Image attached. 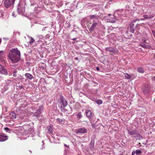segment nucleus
I'll return each instance as SVG.
<instances>
[{
	"mask_svg": "<svg viewBox=\"0 0 155 155\" xmlns=\"http://www.w3.org/2000/svg\"><path fill=\"white\" fill-rule=\"evenodd\" d=\"M74 59L76 60H78V57H75L74 58Z\"/></svg>",
	"mask_w": 155,
	"mask_h": 155,
	"instance_id": "obj_42",
	"label": "nucleus"
},
{
	"mask_svg": "<svg viewBox=\"0 0 155 155\" xmlns=\"http://www.w3.org/2000/svg\"><path fill=\"white\" fill-rule=\"evenodd\" d=\"M17 71H15L13 72V76L14 77H17V75L16 74V73H17Z\"/></svg>",
	"mask_w": 155,
	"mask_h": 155,
	"instance_id": "obj_32",
	"label": "nucleus"
},
{
	"mask_svg": "<svg viewBox=\"0 0 155 155\" xmlns=\"http://www.w3.org/2000/svg\"><path fill=\"white\" fill-rule=\"evenodd\" d=\"M35 46H36V45H37V43H35Z\"/></svg>",
	"mask_w": 155,
	"mask_h": 155,
	"instance_id": "obj_46",
	"label": "nucleus"
},
{
	"mask_svg": "<svg viewBox=\"0 0 155 155\" xmlns=\"http://www.w3.org/2000/svg\"><path fill=\"white\" fill-rule=\"evenodd\" d=\"M153 58H155V54H154L153 55Z\"/></svg>",
	"mask_w": 155,
	"mask_h": 155,
	"instance_id": "obj_47",
	"label": "nucleus"
},
{
	"mask_svg": "<svg viewBox=\"0 0 155 155\" xmlns=\"http://www.w3.org/2000/svg\"><path fill=\"white\" fill-rule=\"evenodd\" d=\"M87 129L84 128H81L78 129L77 130L76 133H82L84 134L87 133Z\"/></svg>",
	"mask_w": 155,
	"mask_h": 155,
	"instance_id": "obj_13",
	"label": "nucleus"
},
{
	"mask_svg": "<svg viewBox=\"0 0 155 155\" xmlns=\"http://www.w3.org/2000/svg\"><path fill=\"white\" fill-rule=\"evenodd\" d=\"M8 137L4 134H0V142H3L8 140Z\"/></svg>",
	"mask_w": 155,
	"mask_h": 155,
	"instance_id": "obj_11",
	"label": "nucleus"
},
{
	"mask_svg": "<svg viewBox=\"0 0 155 155\" xmlns=\"http://www.w3.org/2000/svg\"><path fill=\"white\" fill-rule=\"evenodd\" d=\"M25 77L31 80L33 78V76L31 74L28 73H26L25 74Z\"/></svg>",
	"mask_w": 155,
	"mask_h": 155,
	"instance_id": "obj_16",
	"label": "nucleus"
},
{
	"mask_svg": "<svg viewBox=\"0 0 155 155\" xmlns=\"http://www.w3.org/2000/svg\"><path fill=\"white\" fill-rule=\"evenodd\" d=\"M8 57L13 63H17L21 59V53L17 48H12L9 50Z\"/></svg>",
	"mask_w": 155,
	"mask_h": 155,
	"instance_id": "obj_1",
	"label": "nucleus"
},
{
	"mask_svg": "<svg viewBox=\"0 0 155 155\" xmlns=\"http://www.w3.org/2000/svg\"><path fill=\"white\" fill-rule=\"evenodd\" d=\"M15 0H5L4 4L6 8H8L13 5Z\"/></svg>",
	"mask_w": 155,
	"mask_h": 155,
	"instance_id": "obj_7",
	"label": "nucleus"
},
{
	"mask_svg": "<svg viewBox=\"0 0 155 155\" xmlns=\"http://www.w3.org/2000/svg\"><path fill=\"white\" fill-rule=\"evenodd\" d=\"M18 112L19 113H21L23 112V111L22 110H19V109H18V110H16L17 111H18Z\"/></svg>",
	"mask_w": 155,
	"mask_h": 155,
	"instance_id": "obj_35",
	"label": "nucleus"
},
{
	"mask_svg": "<svg viewBox=\"0 0 155 155\" xmlns=\"http://www.w3.org/2000/svg\"><path fill=\"white\" fill-rule=\"evenodd\" d=\"M45 30V28H44L42 29V31H44Z\"/></svg>",
	"mask_w": 155,
	"mask_h": 155,
	"instance_id": "obj_43",
	"label": "nucleus"
},
{
	"mask_svg": "<svg viewBox=\"0 0 155 155\" xmlns=\"http://www.w3.org/2000/svg\"><path fill=\"white\" fill-rule=\"evenodd\" d=\"M127 130L128 133L130 135L136 134L135 133V131L134 130L129 129H127Z\"/></svg>",
	"mask_w": 155,
	"mask_h": 155,
	"instance_id": "obj_17",
	"label": "nucleus"
},
{
	"mask_svg": "<svg viewBox=\"0 0 155 155\" xmlns=\"http://www.w3.org/2000/svg\"><path fill=\"white\" fill-rule=\"evenodd\" d=\"M30 41L29 43L30 45H31L32 44L34 43V42H35V41L34 39L31 37H30Z\"/></svg>",
	"mask_w": 155,
	"mask_h": 155,
	"instance_id": "obj_25",
	"label": "nucleus"
},
{
	"mask_svg": "<svg viewBox=\"0 0 155 155\" xmlns=\"http://www.w3.org/2000/svg\"><path fill=\"white\" fill-rule=\"evenodd\" d=\"M20 118H21V119H23L24 118V117L23 116H20Z\"/></svg>",
	"mask_w": 155,
	"mask_h": 155,
	"instance_id": "obj_45",
	"label": "nucleus"
},
{
	"mask_svg": "<svg viewBox=\"0 0 155 155\" xmlns=\"http://www.w3.org/2000/svg\"><path fill=\"white\" fill-rule=\"evenodd\" d=\"M20 88L21 89L22 88V86H20Z\"/></svg>",
	"mask_w": 155,
	"mask_h": 155,
	"instance_id": "obj_49",
	"label": "nucleus"
},
{
	"mask_svg": "<svg viewBox=\"0 0 155 155\" xmlns=\"http://www.w3.org/2000/svg\"><path fill=\"white\" fill-rule=\"evenodd\" d=\"M98 25V23L97 22H94L93 23L89 29V31L91 32L94 31V29H96Z\"/></svg>",
	"mask_w": 155,
	"mask_h": 155,
	"instance_id": "obj_12",
	"label": "nucleus"
},
{
	"mask_svg": "<svg viewBox=\"0 0 155 155\" xmlns=\"http://www.w3.org/2000/svg\"><path fill=\"white\" fill-rule=\"evenodd\" d=\"M3 55V51H0V61H2L4 60Z\"/></svg>",
	"mask_w": 155,
	"mask_h": 155,
	"instance_id": "obj_21",
	"label": "nucleus"
},
{
	"mask_svg": "<svg viewBox=\"0 0 155 155\" xmlns=\"http://www.w3.org/2000/svg\"><path fill=\"white\" fill-rule=\"evenodd\" d=\"M3 13L1 11H0V17H3Z\"/></svg>",
	"mask_w": 155,
	"mask_h": 155,
	"instance_id": "obj_34",
	"label": "nucleus"
},
{
	"mask_svg": "<svg viewBox=\"0 0 155 155\" xmlns=\"http://www.w3.org/2000/svg\"><path fill=\"white\" fill-rule=\"evenodd\" d=\"M154 102H155V98H154Z\"/></svg>",
	"mask_w": 155,
	"mask_h": 155,
	"instance_id": "obj_53",
	"label": "nucleus"
},
{
	"mask_svg": "<svg viewBox=\"0 0 155 155\" xmlns=\"http://www.w3.org/2000/svg\"><path fill=\"white\" fill-rule=\"evenodd\" d=\"M105 50L114 54H115L117 53V51H116L113 47H110L106 48Z\"/></svg>",
	"mask_w": 155,
	"mask_h": 155,
	"instance_id": "obj_14",
	"label": "nucleus"
},
{
	"mask_svg": "<svg viewBox=\"0 0 155 155\" xmlns=\"http://www.w3.org/2000/svg\"><path fill=\"white\" fill-rule=\"evenodd\" d=\"M2 78L1 77H0V81L1 80Z\"/></svg>",
	"mask_w": 155,
	"mask_h": 155,
	"instance_id": "obj_50",
	"label": "nucleus"
},
{
	"mask_svg": "<svg viewBox=\"0 0 155 155\" xmlns=\"http://www.w3.org/2000/svg\"><path fill=\"white\" fill-rule=\"evenodd\" d=\"M82 117V116L81 114V112L78 113L77 115V117L79 119L81 118Z\"/></svg>",
	"mask_w": 155,
	"mask_h": 155,
	"instance_id": "obj_26",
	"label": "nucleus"
},
{
	"mask_svg": "<svg viewBox=\"0 0 155 155\" xmlns=\"http://www.w3.org/2000/svg\"><path fill=\"white\" fill-rule=\"evenodd\" d=\"M78 39V38H72V39H71V40H74V41H76L77 42L78 41H77V40Z\"/></svg>",
	"mask_w": 155,
	"mask_h": 155,
	"instance_id": "obj_36",
	"label": "nucleus"
},
{
	"mask_svg": "<svg viewBox=\"0 0 155 155\" xmlns=\"http://www.w3.org/2000/svg\"><path fill=\"white\" fill-rule=\"evenodd\" d=\"M0 73L1 74L7 75L8 73L5 68L2 65L0 64Z\"/></svg>",
	"mask_w": 155,
	"mask_h": 155,
	"instance_id": "obj_9",
	"label": "nucleus"
},
{
	"mask_svg": "<svg viewBox=\"0 0 155 155\" xmlns=\"http://www.w3.org/2000/svg\"><path fill=\"white\" fill-rule=\"evenodd\" d=\"M96 68V69L97 71H100V69H99V67H97Z\"/></svg>",
	"mask_w": 155,
	"mask_h": 155,
	"instance_id": "obj_41",
	"label": "nucleus"
},
{
	"mask_svg": "<svg viewBox=\"0 0 155 155\" xmlns=\"http://www.w3.org/2000/svg\"><path fill=\"white\" fill-rule=\"evenodd\" d=\"M139 19H137L133 20V21L130 23L129 25V30L132 33H134L136 27L138 24V23H136V21H139Z\"/></svg>",
	"mask_w": 155,
	"mask_h": 155,
	"instance_id": "obj_3",
	"label": "nucleus"
},
{
	"mask_svg": "<svg viewBox=\"0 0 155 155\" xmlns=\"http://www.w3.org/2000/svg\"><path fill=\"white\" fill-rule=\"evenodd\" d=\"M95 135H94L91 138V141L89 144V148L91 150H93L94 147L95 139Z\"/></svg>",
	"mask_w": 155,
	"mask_h": 155,
	"instance_id": "obj_8",
	"label": "nucleus"
},
{
	"mask_svg": "<svg viewBox=\"0 0 155 155\" xmlns=\"http://www.w3.org/2000/svg\"><path fill=\"white\" fill-rule=\"evenodd\" d=\"M135 153H136V152H135V151L133 150L132 153V155H134Z\"/></svg>",
	"mask_w": 155,
	"mask_h": 155,
	"instance_id": "obj_39",
	"label": "nucleus"
},
{
	"mask_svg": "<svg viewBox=\"0 0 155 155\" xmlns=\"http://www.w3.org/2000/svg\"><path fill=\"white\" fill-rule=\"evenodd\" d=\"M26 3L24 1H20L18 5L17 11L19 15H25V5Z\"/></svg>",
	"mask_w": 155,
	"mask_h": 155,
	"instance_id": "obj_2",
	"label": "nucleus"
},
{
	"mask_svg": "<svg viewBox=\"0 0 155 155\" xmlns=\"http://www.w3.org/2000/svg\"><path fill=\"white\" fill-rule=\"evenodd\" d=\"M85 114L87 117L89 118L90 120H91L93 117V115L91 111L89 109H87L86 110Z\"/></svg>",
	"mask_w": 155,
	"mask_h": 155,
	"instance_id": "obj_10",
	"label": "nucleus"
},
{
	"mask_svg": "<svg viewBox=\"0 0 155 155\" xmlns=\"http://www.w3.org/2000/svg\"><path fill=\"white\" fill-rule=\"evenodd\" d=\"M143 16L146 19L147 18H152L153 16L151 17H148L147 15H143Z\"/></svg>",
	"mask_w": 155,
	"mask_h": 155,
	"instance_id": "obj_29",
	"label": "nucleus"
},
{
	"mask_svg": "<svg viewBox=\"0 0 155 155\" xmlns=\"http://www.w3.org/2000/svg\"><path fill=\"white\" fill-rule=\"evenodd\" d=\"M70 4L69 2H68L67 3H65V5L67 6V8H70V7L69 6H68V5Z\"/></svg>",
	"mask_w": 155,
	"mask_h": 155,
	"instance_id": "obj_33",
	"label": "nucleus"
},
{
	"mask_svg": "<svg viewBox=\"0 0 155 155\" xmlns=\"http://www.w3.org/2000/svg\"><path fill=\"white\" fill-rule=\"evenodd\" d=\"M139 144L140 145V146H141V143H139Z\"/></svg>",
	"mask_w": 155,
	"mask_h": 155,
	"instance_id": "obj_48",
	"label": "nucleus"
},
{
	"mask_svg": "<svg viewBox=\"0 0 155 155\" xmlns=\"http://www.w3.org/2000/svg\"><path fill=\"white\" fill-rule=\"evenodd\" d=\"M64 146L68 147H69V146H68L66 144H64Z\"/></svg>",
	"mask_w": 155,
	"mask_h": 155,
	"instance_id": "obj_44",
	"label": "nucleus"
},
{
	"mask_svg": "<svg viewBox=\"0 0 155 155\" xmlns=\"http://www.w3.org/2000/svg\"><path fill=\"white\" fill-rule=\"evenodd\" d=\"M47 129L48 133L53 134V129L51 126H48L47 127Z\"/></svg>",
	"mask_w": 155,
	"mask_h": 155,
	"instance_id": "obj_15",
	"label": "nucleus"
},
{
	"mask_svg": "<svg viewBox=\"0 0 155 155\" xmlns=\"http://www.w3.org/2000/svg\"><path fill=\"white\" fill-rule=\"evenodd\" d=\"M142 91L143 93L145 94H150V86L148 84L145 85L143 86Z\"/></svg>",
	"mask_w": 155,
	"mask_h": 155,
	"instance_id": "obj_6",
	"label": "nucleus"
},
{
	"mask_svg": "<svg viewBox=\"0 0 155 155\" xmlns=\"http://www.w3.org/2000/svg\"><path fill=\"white\" fill-rule=\"evenodd\" d=\"M140 46L144 48H147V45L144 43H141L140 44Z\"/></svg>",
	"mask_w": 155,
	"mask_h": 155,
	"instance_id": "obj_30",
	"label": "nucleus"
},
{
	"mask_svg": "<svg viewBox=\"0 0 155 155\" xmlns=\"http://www.w3.org/2000/svg\"><path fill=\"white\" fill-rule=\"evenodd\" d=\"M125 78L127 79H131V76L127 73H126L124 76Z\"/></svg>",
	"mask_w": 155,
	"mask_h": 155,
	"instance_id": "obj_23",
	"label": "nucleus"
},
{
	"mask_svg": "<svg viewBox=\"0 0 155 155\" xmlns=\"http://www.w3.org/2000/svg\"><path fill=\"white\" fill-rule=\"evenodd\" d=\"M89 18L90 19H92L94 18L97 19L98 16V15L95 14L94 15H91L89 16Z\"/></svg>",
	"mask_w": 155,
	"mask_h": 155,
	"instance_id": "obj_19",
	"label": "nucleus"
},
{
	"mask_svg": "<svg viewBox=\"0 0 155 155\" xmlns=\"http://www.w3.org/2000/svg\"><path fill=\"white\" fill-rule=\"evenodd\" d=\"M4 130L7 132H9V131H10V130L8 127H6L4 128Z\"/></svg>",
	"mask_w": 155,
	"mask_h": 155,
	"instance_id": "obj_31",
	"label": "nucleus"
},
{
	"mask_svg": "<svg viewBox=\"0 0 155 155\" xmlns=\"http://www.w3.org/2000/svg\"><path fill=\"white\" fill-rule=\"evenodd\" d=\"M95 102L98 105H100L102 103V101L100 99H97L95 101Z\"/></svg>",
	"mask_w": 155,
	"mask_h": 155,
	"instance_id": "obj_24",
	"label": "nucleus"
},
{
	"mask_svg": "<svg viewBox=\"0 0 155 155\" xmlns=\"http://www.w3.org/2000/svg\"><path fill=\"white\" fill-rule=\"evenodd\" d=\"M135 152H136V154L137 155H138L142 153V151L141 150H137L135 151Z\"/></svg>",
	"mask_w": 155,
	"mask_h": 155,
	"instance_id": "obj_28",
	"label": "nucleus"
},
{
	"mask_svg": "<svg viewBox=\"0 0 155 155\" xmlns=\"http://www.w3.org/2000/svg\"><path fill=\"white\" fill-rule=\"evenodd\" d=\"M70 26H71V25H70V24H69V25H68V27H70Z\"/></svg>",
	"mask_w": 155,
	"mask_h": 155,
	"instance_id": "obj_51",
	"label": "nucleus"
},
{
	"mask_svg": "<svg viewBox=\"0 0 155 155\" xmlns=\"http://www.w3.org/2000/svg\"><path fill=\"white\" fill-rule=\"evenodd\" d=\"M29 151L30 152H31V153H32V151H31L30 150H29Z\"/></svg>",
	"mask_w": 155,
	"mask_h": 155,
	"instance_id": "obj_52",
	"label": "nucleus"
},
{
	"mask_svg": "<svg viewBox=\"0 0 155 155\" xmlns=\"http://www.w3.org/2000/svg\"><path fill=\"white\" fill-rule=\"evenodd\" d=\"M141 20H143V19H141Z\"/></svg>",
	"mask_w": 155,
	"mask_h": 155,
	"instance_id": "obj_54",
	"label": "nucleus"
},
{
	"mask_svg": "<svg viewBox=\"0 0 155 155\" xmlns=\"http://www.w3.org/2000/svg\"><path fill=\"white\" fill-rule=\"evenodd\" d=\"M137 71L140 73H143L144 72V70L142 67H139L137 68Z\"/></svg>",
	"mask_w": 155,
	"mask_h": 155,
	"instance_id": "obj_20",
	"label": "nucleus"
},
{
	"mask_svg": "<svg viewBox=\"0 0 155 155\" xmlns=\"http://www.w3.org/2000/svg\"><path fill=\"white\" fill-rule=\"evenodd\" d=\"M44 107L42 106H40L36 110V112L34 113L33 116L37 117V119H39V117L41 116V114L43 110Z\"/></svg>",
	"mask_w": 155,
	"mask_h": 155,
	"instance_id": "obj_5",
	"label": "nucleus"
},
{
	"mask_svg": "<svg viewBox=\"0 0 155 155\" xmlns=\"http://www.w3.org/2000/svg\"><path fill=\"white\" fill-rule=\"evenodd\" d=\"M152 80L153 81H155V76L152 78Z\"/></svg>",
	"mask_w": 155,
	"mask_h": 155,
	"instance_id": "obj_40",
	"label": "nucleus"
},
{
	"mask_svg": "<svg viewBox=\"0 0 155 155\" xmlns=\"http://www.w3.org/2000/svg\"><path fill=\"white\" fill-rule=\"evenodd\" d=\"M56 121L59 124L63 122V120L59 118H57L56 119Z\"/></svg>",
	"mask_w": 155,
	"mask_h": 155,
	"instance_id": "obj_27",
	"label": "nucleus"
},
{
	"mask_svg": "<svg viewBox=\"0 0 155 155\" xmlns=\"http://www.w3.org/2000/svg\"><path fill=\"white\" fill-rule=\"evenodd\" d=\"M152 32L153 35L155 38V31H153Z\"/></svg>",
	"mask_w": 155,
	"mask_h": 155,
	"instance_id": "obj_37",
	"label": "nucleus"
},
{
	"mask_svg": "<svg viewBox=\"0 0 155 155\" xmlns=\"http://www.w3.org/2000/svg\"><path fill=\"white\" fill-rule=\"evenodd\" d=\"M136 135H137V137H142L141 135L139 134H136Z\"/></svg>",
	"mask_w": 155,
	"mask_h": 155,
	"instance_id": "obj_38",
	"label": "nucleus"
},
{
	"mask_svg": "<svg viewBox=\"0 0 155 155\" xmlns=\"http://www.w3.org/2000/svg\"><path fill=\"white\" fill-rule=\"evenodd\" d=\"M58 102L60 104V105H61L60 108L61 109L65 107L68 104L67 101L62 95H60Z\"/></svg>",
	"mask_w": 155,
	"mask_h": 155,
	"instance_id": "obj_4",
	"label": "nucleus"
},
{
	"mask_svg": "<svg viewBox=\"0 0 155 155\" xmlns=\"http://www.w3.org/2000/svg\"><path fill=\"white\" fill-rule=\"evenodd\" d=\"M108 20H109V22L110 23H114L116 21L115 18L114 17L110 18L108 19Z\"/></svg>",
	"mask_w": 155,
	"mask_h": 155,
	"instance_id": "obj_22",
	"label": "nucleus"
},
{
	"mask_svg": "<svg viewBox=\"0 0 155 155\" xmlns=\"http://www.w3.org/2000/svg\"><path fill=\"white\" fill-rule=\"evenodd\" d=\"M10 118L12 119H15L16 118V114L14 111H12L9 114Z\"/></svg>",
	"mask_w": 155,
	"mask_h": 155,
	"instance_id": "obj_18",
	"label": "nucleus"
}]
</instances>
